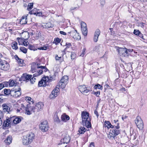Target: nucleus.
Returning a JSON list of instances; mask_svg holds the SVG:
<instances>
[{"label": "nucleus", "instance_id": "bf43d9fd", "mask_svg": "<svg viewBox=\"0 0 147 147\" xmlns=\"http://www.w3.org/2000/svg\"><path fill=\"white\" fill-rule=\"evenodd\" d=\"M23 43L24 44V45L25 46H27L29 44V43L28 41L26 42L25 41H24V42H23Z\"/></svg>", "mask_w": 147, "mask_h": 147}, {"label": "nucleus", "instance_id": "603ef678", "mask_svg": "<svg viewBox=\"0 0 147 147\" xmlns=\"http://www.w3.org/2000/svg\"><path fill=\"white\" fill-rule=\"evenodd\" d=\"M94 94L96 95L97 96H98L100 94V92L97 91L94 92Z\"/></svg>", "mask_w": 147, "mask_h": 147}, {"label": "nucleus", "instance_id": "49530a36", "mask_svg": "<svg viewBox=\"0 0 147 147\" xmlns=\"http://www.w3.org/2000/svg\"><path fill=\"white\" fill-rule=\"evenodd\" d=\"M94 87L95 89L98 88L101 90L102 89V87L100 84H99L95 85Z\"/></svg>", "mask_w": 147, "mask_h": 147}, {"label": "nucleus", "instance_id": "ddd939ff", "mask_svg": "<svg viewBox=\"0 0 147 147\" xmlns=\"http://www.w3.org/2000/svg\"><path fill=\"white\" fill-rule=\"evenodd\" d=\"M40 64L36 63H33L32 64L31 66V71L32 73H34L36 72V69H40Z\"/></svg>", "mask_w": 147, "mask_h": 147}, {"label": "nucleus", "instance_id": "b1692460", "mask_svg": "<svg viewBox=\"0 0 147 147\" xmlns=\"http://www.w3.org/2000/svg\"><path fill=\"white\" fill-rule=\"evenodd\" d=\"M36 10V9H34L31 11H30L29 12V13H30V14L36 15V16H41L42 13L41 12H38V11L34 12V11Z\"/></svg>", "mask_w": 147, "mask_h": 147}, {"label": "nucleus", "instance_id": "58836bf2", "mask_svg": "<svg viewBox=\"0 0 147 147\" xmlns=\"http://www.w3.org/2000/svg\"><path fill=\"white\" fill-rule=\"evenodd\" d=\"M11 46L12 48L13 49L16 50L18 49V47L17 46V42H13L12 43Z\"/></svg>", "mask_w": 147, "mask_h": 147}, {"label": "nucleus", "instance_id": "3c124183", "mask_svg": "<svg viewBox=\"0 0 147 147\" xmlns=\"http://www.w3.org/2000/svg\"><path fill=\"white\" fill-rule=\"evenodd\" d=\"M34 77L32 78V79H31L30 80V82L31 84H33L34 82H35V80H36V78H34Z\"/></svg>", "mask_w": 147, "mask_h": 147}, {"label": "nucleus", "instance_id": "09e8293b", "mask_svg": "<svg viewBox=\"0 0 147 147\" xmlns=\"http://www.w3.org/2000/svg\"><path fill=\"white\" fill-rule=\"evenodd\" d=\"M140 32L138 30H134V33L136 35H138L139 33H140Z\"/></svg>", "mask_w": 147, "mask_h": 147}, {"label": "nucleus", "instance_id": "39448f33", "mask_svg": "<svg viewBox=\"0 0 147 147\" xmlns=\"http://www.w3.org/2000/svg\"><path fill=\"white\" fill-rule=\"evenodd\" d=\"M135 123L137 127L140 129H142L144 127V124L140 116L136 117L135 120Z\"/></svg>", "mask_w": 147, "mask_h": 147}, {"label": "nucleus", "instance_id": "e2e57ef3", "mask_svg": "<svg viewBox=\"0 0 147 147\" xmlns=\"http://www.w3.org/2000/svg\"><path fill=\"white\" fill-rule=\"evenodd\" d=\"M60 33L62 34H63L64 35H66V33L63 31H60Z\"/></svg>", "mask_w": 147, "mask_h": 147}, {"label": "nucleus", "instance_id": "4c0bfd02", "mask_svg": "<svg viewBox=\"0 0 147 147\" xmlns=\"http://www.w3.org/2000/svg\"><path fill=\"white\" fill-rule=\"evenodd\" d=\"M71 44L70 43H66V47L63 50L64 52H65V51H67L68 52L69 51L68 50V49L71 47Z\"/></svg>", "mask_w": 147, "mask_h": 147}, {"label": "nucleus", "instance_id": "052dcab7", "mask_svg": "<svg viewBox=\"0 0 147 147\" xmlns=\"http://www.w3.org/2000/svg\"><path fill=\"white\" fill-rule=\"evenodd\" d=\"M109 86L108 84H106L104 86V88L105 90L107 89H109Z\"/></svg>", "mask_w": 147, "mask_h": 147}, {"label": "nucleus", "instance_id": "7c9ffc66", "mask_svg": "<svg viewBox=\"0 0 147 147\" xmlns=\"http://www.w3.org/2000/svg\"><path fill=\"white\" fill-rule=\"evenodd\" d=\"M35 73L33 74L34 77L39 76L42 74V70L41 69H39L37 70V71H36Z\"/></svg>", "mask_w": 147, "mask_h": 147}, {"label": "nucleus", "instance_id": "680f3d73", "mask_svg": "<svg viewBox=\"0 0 147 147\" xmlns=\"http://www.w3.org/2000/svg\"><path fill=\"white\" fill-rule=\"evenodd\" d=\"M55 41L57 43H59L60 41V40L58 38H56V39L55 40Z\"/></svg>", "mask_w": 147, "mask_h": 147}, {"label": "nucleus", "instance_id": "37998d69", "mask_svg": "<svg viewBox=\"0 0 147 147\" xmlns=\"http://www.w3.org/2000/svg\"><path fill=\"white\" fill-rule=\"evenodd\" d=\"M20 51L24 53L27 52V49L24 47H22L20 48Z\"/></svg>", "mask_w": 147, "mask_h": 147}, {"label": "nucleus", "instance_id": "6e6552de", "mask_svg": "<svg viewBox=\"0 0 147 147\" xmlns=\"http://www.w3.org/2000/svg\"><path fill=\"white\" fill-rule=\"evenodd\" d=\"M78 89L79 91L84 94L88 95L89 94L90 90L85 85L80 86Z\"/></svg>", "mask_w": 147, "mask_h": 147}, {"label": "nucleus", "instance_id": "4468645a", "mask_svg": "<svg viewBox=\"0 0 147 147\" xmlns=\"http://www.w3.org/2000/svg\"><path fill=\"white\" fill-rule=\"evenodd\" d=\"M70 137L68 135L66 134L64 138L61 139V142L63 144H67L70 142ZM62 144V143H60V144Z\"/></svg>", "mask_w": 147, "mask_h": 147}, {"label": "nucleus", "instance_id": "bb28decb", "mask_svg": "<svg viewBox=\"0 0 147 147\" xmlns=\"http://www.w3.org/2000/svg\"><path fill=\"white\" fill-rule=\"evenodd\" d=\"M61 119L62 121L65 122L69 119V117L68 116L64 114L62 115Z\"/></svg>", "mask_w": 147, "mask_h": 147}, {"label": "nucleus", "instance_id": "69168bd1", "mask_svg": "<svg viewBox=\"0 0 147 147\" xmlns=\"http://www.w3.org/2000/svg\"><path fill=\"white\" fill-rule=\"evenodd\" d=\"M92 146H93V147L94 146V143L93 142H91V143L89 146V147H92Z\"/></svg>", "mask_w": 147, "mask_h": 147}, {"label": "nucleus", "instance_id": "4be33fe9", "mask_svg": "<svg viewBox=\"0 0 147 147\" xmlns=\"http://www.w3.org/2000/svg\"><path fill=\"white\" fill-rule=\"evenodd\" d=\"M22 142L23 144L24 145H28L31 143L26 136L24 137Z\"/></svg>", "mask_w": 147, "mask_h": 147}, {"label": "nucleus", "instance_id": "9d476101", "mask_svg": "<svg viewBox=\"0 0 147 147\" xmlns=\"http://www.w3.org/2000/svg\"><path fill=\"white\" fill-rule=\"evenodd\" d=\"M68 34H69L75 40H79L81 39L80 36L76 30H73L71 32H69Z\"/></svg>", "mask_w": 147, "mask_h": 147}, {"label": "nucleus", "instance_id": "e433bc0d", "mask_svg": "<svg viewBox=\"0 0 147 147\" xmlns=\"http://www.w3.org/2000/svg\"><path fill=\"white\" fill-rule=\"evenodd\" d=\"M49 49L48 45H44L43 47L38 48V49L40 50H46Z\"/></svg>", "mask_w": 147, "mask_h": 147}, {"label": "nucleus", "instance_id": "f704fd0d", "mask_svg": "<svg viewBox=\"0 0 147 147\" xmlns=\"http://www.w3.org/2000/svg\"><path fill=\"white\" fill-rule=\"evenodd\" d=\"M11 90H10L9 89H5L4 90V92L5 95L8 96L10 94L11 95Z\"/></svg>", "mask_w": 147, "mask_h": 147}, {"label": "nucleus", "instance_id": "7ed1b4c3", "mask_svg": "<svg viewBox=\"0 0 147 147\" xmlns=\"http://www.w3.org/2000/svg\"><path fill=\"white\" fill-rule=\"evenodd\" d=\"M133 51L132 49L120 48L118 49V53L121 56L127 57Z\"/></svg>", "mask_w": 147, "mask_h": 147}, {"label": "nucleus", "instance_id": "338daca9", "mask_svg": "<svg viewBox=\"0 0 147 147\" xmlns=\"http://www.w3.org/2000/svg\"><path fill=\"white\" fill-rule=\"evenodd\" d=\"M94 113L96 115L97 117H98V113L96 110L94 111Z\"/></svg>", "mask_w": 147, "mask_h": 147}, {"label": "nucleus", "instance_id": "c85d7f7f", "mask_svg": "<svg viewBox=\"0 0 147 147\" xmlns=\"http://www.w3.org/2000/svg\"><path fill=\"white\" fill-rule=\"evenodd\" d=\"M26 108L27 109L29 110L31 112H35L34 107L30 106V105H27V107H26Z\"/></svg>", "mask_w": 147, "mask_h": 147}, {"label": "nucleus", "instance_id": "a18cd8bd", "mask_svg": "<svg viewBox=\"0 0 147 147\" xmlns=\"http://www.w3.org/2000/svg\"><path fill=\"white\" fill-rule=\"evenodd\" d=\"M100 6L101 7H103L105 3V0H100Z\"/></svg>", "mask_w": 147, "mask_h": 147}, {"label": "nucleus", "instance_id": "6ab92c4d", "mask_svg": "<svg viewBox=\"0 0 147 147\" xmlns=\"http://www.w3.org/2000/svg\"><path fill=\"white\" fill-rule=\"evenodd\" d=\"M26 136L29 139L30 142L31 143L35 137L34 134L31 132L27 134Z\"/></svg>", "mask_w": 147, "mask_h": 147}, {"label": "nucleus", "instance_id": "2eb2a0df", "mask_svg": "<svg viewBox=\"0 0 147 147\" xmlns=\"http://www.w3.org/2000/svg\"><path fill=\"white\" fill-rule=\"evenodd\" d=\"M10 120L11 121H13V123L15 124H17L21 121L20 117H16L15 116L10 118Z\"/></svg>", "mask_w": 147, "mask_h": 147}, {"label": "nucleus", "instance_id": "2f4dec72", "mask_svg": "<svg viewBox=\"0 0 147 147\" xmlns=\"http://www.w3.org/2000/svg\"><path fill=\"white\" fill-rule=\"evenodd\" d=\"M16 59L18 60L19 65L20 66H22L24 65V61L22 59H20L18 56H16Z\"/></svg>", "mask_w": 147, "mask_h": 147}, {"label": "nucleus", "instance_id": "f257e3e1", "mask_svg": "<svg viewBox=\"0 0 147 147\" xmlns=\"http://www.w3.org/2000/svg\"><path fill=\"white\" fill-rule=\"evenodd\" d=\"M105 123L107 125L108 128H112L108 136V138L110 139H115V137L119 134V131L118 130L119 127L118 123L117 126H114L112 125L109 121H105Z\"/></svg>", "mask_w": 147, "mask_h": 147}, {"label": "nucleus", "instance_id": "79ce46f5", "mask_svg": "<svg viewBox=\"0 0 147 147\" xmlns=\"http://www.w3.org/2000/svg\"><path fill=\"white\" fill-rule=\"evenodd\" d=\"M40 67L39 69H41V70H42V72H43V71H44L45 72L47 71L48 70V69L45 66H42L40 65Z\"/></svg>", "mask_w": 147, "mask_h": 147}, {"label": "nucleus", "instance_id": "f03ea898", "mask_svg": "<svg viewBox=\"0 0 147 147\" xmlns=\"http://www.w3.org/2000/svg\"><path fill=\"white\" fill-rule=\"evenodd\" d=\"M81 117L82 124L88 128L91 127V119L89 117V113L87 112L83 111L81 112Z\"/></svg>", "mask_w": 147, "mask_h": 147}, {"label": "nucleus", "instance_id": "c9c22d12", "mask_svg": "<svg viewBox=\"0 0 147 147\" xmlns=\"http://www.w3.org/2000/svg\"><path fill=\"white\" fill-rule=\"evenodd\" d=\"M44 26L46 29L51 28L53 27V25L50 22L45 24Z\"/></svg>", "mask_w": 147, "mask_h": 147}, {"label": "nucleus", "instance_id": "f3484780", "mask_svg": "<svg viewBox=\"0 0 147 147\" xmlns=\"http://www.w3.org/2000/svg\"><path fill=\"white\" fill-rule=\"evenodd\" d=\"M43 106V105L41 102H39L36 104L34 107L35 111L38 112L42 109Z\"/></svg>", "mask_w": 147, "mask_h": 147}, {"label": "nucleus", "instance_id": "774afa93", "mask_svg": "<svg viewBox=\"0 0 147 147\" xmlns=\"http://www.w3.org/2000/svg\"><path fill=\"white\" fill-rule=\"evenodd\" d=\"M144 23H140L139 24V25L142 28H143L144 26Z\"/></svg>", "mask_w": 147, "mask_h": 147}, {"label": "nucleus", "instance_id": "13d9d810", "mask_svg": "<svg viewBox=\"0 0 147 147\" xmlns=\"http://www.w3.org/2000/svg\"><path fill=\"white\" fill-rule=\"evenodd\" d=\"M140 38H142L143 40H144V39L143 38V34L140 32V33L138 35Z\"/></svg>", "mask_w": 147, "mask_h": 147}, {"label": "nucleus", "instance_id": "4d7b16f0", "mask_svg": "<svg viewBox=\"0 0 147 147\" xmlns=\"http://www.w3.org/2000/svg\"><path fill=\"white\" fill-rule=\"evenodd\" d=\"M4 87H7L8 86V82H4L2 83Z\"/></svg>", "mask_w": 147, "mask_h": 147}, {"label": "nucleus", "instance_id": "ea45409f", "mask_svg": "<svg viewBox=\"0 0 147 147\" xmlns=\"http://www.w3.org/2000/svg\"><path fill=\"white\" fill-rule=\"evenodd\" d=\"M70 54V57L72 60L74 59L76 57V55L74 53V52H69Z\"/></svg>", "mask_w": 147, "mask_h": 147}, {"label": "nucleus", "instance_id": "1a4fd4ad", "mask_svg": "<svg viewBox=\"0 0 147 147\" xmlns=\"http://www.w3.org/2000/svg\"><path fill=\"white\" fill-rule=\"evenodd\" d=\"M49 81L48 77H45L42 78L41 80L39 82L38 85L39 86L45 87Z\"/></svg>", "mask_w": 147, "mask_h": 147}, {"label": "nucleus", "instance_id": "9b49d317", "mask_svg": "<svg viewBox=\"0 0 147 147\" xmlns=\"http://www.w3.org/2000/svg\"><path fill=\"white\" fill-rule=\"evenodd\" d=\"M81 30L84 36H86L88 32L86 24L82 22L81 23Z\"/></svg>", "mask_w": 147, "mask_h": 147}, {"label": "nucleus", "instance_id": "cd10ccee", "mask_svg": "<svg viewBox=\"0 0 147 147\" xmlns=\"http://www.w3.org/2000/svg\"><path fill=\"white\" fill-rule=\"evenodd\" d=\"M68 77L67 76H65L63 77L60 81L62 82H64L65 84H67L68 83Z\"/></svg>", "mask_w": 147, "mask_h": 147}, {"label": "nucleus", "instance_id": "f8f14e48", "mask_svg": "<svg viewBox=\"0 0 147 147\" xmlns=\"http://www.w3.org/2000/svg\"><path fill=\"white\" fill-rule=\"evenodd\" d=\"M59 89L57 88L53 90L52 92L50 95V97L51 99H54L57 97L59 94Z\"/></svg>", "mask_w": 147, "mask_h": 147}, {"label": "nucleus", "instance_id": "c756f323", "mask_svg": "<svg viewBox=\"0 0 147 147\" xmlns=\"http://www.w3.org/2000/svg\"><path fill=\"white\" fill-rule=\"evenodd\" d=\"M67 84H65V82H62V81H60L59 83V87H60L62 89L65 88Z\"/></svg>", "mask_w": 147, "mask_h": 147}, {"label": "nucleus", "instance_id": "c03bdc74", "mask_svg": "<svg viewBox=\"0 0 147 147\" xmlns=\"http://www.w3.org/2000/svg\"><path fill=\"white\" fill-rule=\"evenodd\" d=\"M33 3H29L27 7V10L30 11L33 7Z\"/></svg>", "mask_w": 147, "mask_h": 147}, {"label": "nucleus", "instance_id": "a211bd4d", "mask_svg": "<svg viewBox=\"0 0 147 147\" xmlns=\"http://www.w3.org/2000/svg\"><path fill=\"white\" fill-rule=\"evenodd\" d=\"M2 107L4 111L9 113L10 111V106L9 104L4 103L2 105Z\"/></svg>", "mask_w": 147, "mask_h": 147}, {"label": "nucleus", "instance_id": "a19ab883", "mask_svg": "<svg viewBox=\"0 0 147 147\" xmlns=\"http://www.w3.org/2000/svg\"><path fill=\"white\" fill-rule=\"evenodd\" d=\"M10 119L9 120L7 119L6 121H5L3 123V125L4 127H8L9 125V121Z\"/></svg>", "mask_w": 147, "mask_h": 147}, {"label": "nucleus", "instance_id": "412c9836", "mask_svg": "<svg viewBox=\"0 0 147 147\" xmlns=\"http://www.w3.org/2000/svg\"><path fill=\"white\" fill-rule=\"evenodd\" d=\"M32 77V75L24 74L23 75L22 78L24 81H27L28 80H29L30 79V80L31 79Z\"/></svg>", "mask_w": 147, "mask_h": 147}, {"label": "nucleus", "instance_id": "dca6fc26", "mask_svg": "<svg viewBox=\"0 0 147 147\" xmlns=\"http://www.w3.org/2000/svg\"><path fill=\"white\" fill-rule=\"evenodd\" d=\"M100 32L99 30L97 29L94 32L93 38V40L94 42H97L98 40V36L100 35Z\"/></svg>", "mask_w": 147, "mask_h": 147}, {"label": "nucleus", "instance_id": "0e129e2a", "mask_svg": "<svg viewBox=\"0 0 147 147\" xmlns=\"http://www.w3.org/2000/svg\"><path fill=\"white\" fill-rule=\"evenodd\" d=\"M3 88H4V86L2 83H0V90L2 89Z\"/></svg>", "mask_w": 147, "mask_h": 147}, {"label": "nucleus", "instance_id": "6e6d98bb", "mask_svg": "<svg viewBox=\"0 0 147 147\" xmlns=\"http://www.w3.org/2000/svg\"><path fill=\"white\" fill-rule=\"evenodd\" d=\"M25 99L27 101H29L31 100V98L30 97L27 96L25 97Z\"/></svg>", "mask_w": 147, "mask_h": 147}, {"label": "nucleus", "instance_id": "5701e85b", "mask_svg": "<svg viewBox=\"0 0 147 147\" xmlns=\"http://www.w3.org/2000/svg\"><path fill=\"white\" fill-rule=\"evenodd\" d=\"M28 15L26 16H23L20 19V23L21 24L23 25L26 24L27 23L26 20L27 19Z\"/></svg>", "mask_w": 147, "mask_h": 147}, {"label": "nucleus", "instance_id": "8fccbe9b", "mask_svg": "<svg viewBox=\"0 0 147 147\" xmlns=\"http://www.w3.org/2000/svg\"><path fill=\"white\" fill-rule=\"evenodd\" d=\"M25 110L26 111V114L28 115H30L31 114L32 112L29 110L27 109L26 108H25Z\"/></svg>", "mask_w": 147, "mask_h": 147}, {"label": "nucleus", "instance_id": "5fc2aeb1", "mask_svg": "<svg viewBox=\"0 0 147 147\" xmlns=\"http://www.w3.org/2000/svg\"><path fill=\"white\" fill-rule=\"evenodd\" d=\"M55 59L56 60H59L61 58V57H58L57 55L55 57Z\"/></svg>", "mask_w": 147, "mask_h": 147}, {"label": "nucleus", "instance_id": "20e7f679", "mask_svg": "<svg viewBox=\"0 0 147 147\" xmlns=\"http://www.w3.org/2000/svg\"><path fill=\"white\" fill-rule=\"evenodd\" d=\"M10 66L8 62L5 60H2L0 62V68L3 70L8 71Z\"/></svg>", "mask_w": 147, "mask_h": 147}, {"label": "nucleus", "instance_id": "a878e982", "mask_svg": "<svg viewBox=\"0 0 147 147\" xmlns=\"http://www.w3.org/2000/svg\"><path fill=\"white\" fill-rule=\"evenodd\" d=\"M87 131V129L84 127H81L78 131V134H83Z\"/></svg>", "mask_w": 147, "mask_h": 147}, {"label": "nucleus", "instance_id": "473e14b6", "mask_svg": "<svg viewBox=\"0 0 147 147\" xmlns=\"http://www.w3.org/2000/svg\"><path fill=\"white\" fill-rule=\"evenodd\" d=\"M17 82L13 80H9V85L11 86H16Z\"/></svg>", "mask_w": 147, "mask_h": 147}, {"label": "nucleus", "instance_id": "72a5a7b5", "mask_svg": "<svg viewBox=\"0 0 147 147\" xmlns=\"http://www.w3.org/2000/svg\"><path fill=\"white\" fill-rule=\"evenodd\" d=\"M28 48L30 50L34 51L37 50L38 48L35 45H30L28 46Z\"/></svg>", "mask_w": 147, "mask_h": 147}, {"label": "nucleus", "instance_id": "aec40b11", "mask_svg": "<svg viewBox=\"0 0 147 147\" xmlns=\"http://www.w3.org/2000/svg\"><path fill=\"white\" fill-rule=\"evenodd\" d=\"M12 140V138L11 136H8L4 140L5 143L6 145H9L11 143Z\"/></svg>", "mask_w": 147, "mask_h": 147}, {"label": "nucleus", "instance_id": "864d4df0", "mask_svg": "<svg viewBox=\"0 0 147 147\" xmlns=\"http://www.w3.org/2000/svg\"><path fill=\"white\" fill-rule=\"evenodd\" d=\"M55 121L57 122V123H59L60 122V119L57 116L54 119Z\"/></svg>", "mask_w": 147, "mask_h": 147}, {"label": "nucleus", "instance_id": "423d86ee", "mask_svg": "<svg viewBox=\"0 0 147 147\" xmlns=\"http://www.w3.org/2000/svg\"><path fill=\"white\" fill-rule=\"evenodd\" d=\"M40 128L43 132H46L48 129L49 126L47 121H43L40 125Z\"/></svg>", "mask_w": 147, "mask_h": 147}, {"label": "nucleus", "instance_id": "393cba45", "mask_svg": "<svg viewBox=\"0 0 147 147\" xmlns=\"http://www.w3.org/2000/svg\"><path fill=\"white\" fill-rule=\"evenodd\" d=\"M77 2H78L77 4L78 6L75 7H71L70 9V11L75 10L79 8L80 6L82 4L81 1L80 0H79Z\"/></svg>", "mask_w": 147, "mask_h": 147}, {"label": "nucleus", "instance_id": "0eeeda50", "mask_svg": "<svg viewBox=\"0 0 147 147\" xmlns=\"http://www.w3.org/2000/svg\"><path fill=\"white\" fill-rule=\"evenodd\" d=\"M21 89L18 87V89H11V96L13 97L17 98L20 96L21 95Z\"/></svg>", "mask_w": 147, "mask_h": 147}, {"label": "nucleus", "instance_id": "de8ad7c7", "mask_svg": "<svg viewBox=\"0 0 147 147\" xmlns=\"http://www.w3.org/2000/svg\"><path fill=\"white\" fill-rule=\"evenodd\" d=\"M86 49H83L82 50V53L80 55V56L83 57L86 54Z\"/></svg>", "mask_w": 147, "mask_h": 147}]
</instances>
